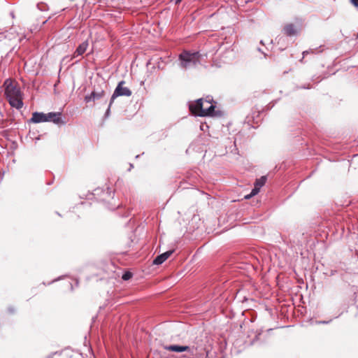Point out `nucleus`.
Segmentation results:
<instances>
[{"label": "nucleus", "instance_id": "obj_1", "mask_svg": "<svg viewBox=\"0 0 358 358\" xmlns=\"http://www.w3.org/2000/svg\"><path fill=\"white\" fill-rule=\"evenodd\" d=\"M213 99H199L189 105V110L194 115L199 117L213 116L215 106L212 103Z\"/></svg>", "mask_w": 358, "mask_h": 358}, {"label": "nucleus", "instance_id": "obj_2", "mask_svg": "<svg viewBox=\"0 0 358 358\" xmlns=\"http://www.w3.org/2000/svg\"><path fill=\"white\" fill-rule=\"evenodd\" d=\"M201 55L199 51L183 50L178 55V66L183 70L196 66L201 63Z\"/></svg>", "mask_w": 358, "mask_h": 358}, {"label": "nucleus", "instance_id": "obj_3", "mask_svg": "<svg viewBox=\"0 0 358 358\" xmlns=\"http://www.w3.org/2000/svg\"><path fill=\"white\" fill-rule=\"evenodd\" d=\"M125 82L124 80L120 81L117 84L110 97V104H113L115 99L118 96H130L131 95V91L128 87L123 86Z\"/></svg>", "mask_w": 358, "mask_h": 358}, {"label": "nucleus", "instance_id": "obj_4", "mask_svg": "<svg viewBox=\"0 0 358 358\" xmlns=\"http://www.w3.org/2000/svg\"><path fill=\"white\" fill-rule=\"evenodd\" d=\"M5 85V95L7 99L15 97L22 95V92L12 81L6 80L4 83Z\"/></svg>", "mask_w": 358, "mask_h": 358}, {"label": "nucleus", "instance_id": "obj_5", "mask_svg": "<svg viewBox=\"0 0 358 358\" xmlns=\"http://www.w3.org/2000/svg\"><path fill=\"white\" fill-rule=\"evenodd\" d=\"M165 349L172 352H188L191 355H194L196 349L194 348H190L187 345H171L165 347Z\"/></svg>", "mask_w": 358, "mask_h": 358}, {"label": "nucleus", "instance_id": "obj_6", "mask_svg": "<svg viewBox=\"0 0 358 358\" xmlns=\"http://www.w3.org/2000/svg\"><path fill=\"white\" fill-rule=\"evenodd\" d=\"M62 113L59 112H50L45 113L47 122H52L56 124H64L65 122L62 120Z\"/></svg>", "mask_w": 358, "mask_h": 358}, {"label": "nucleus", "instance_id": "obj_7", "mask_svg": "<svg viewBox=\"0 0 358 358\" xmlns=\"http://www.w3.org/2000/svg\"><path fill=\"white\" fill-rule=\"evenodd\" d=\"M105 94V92L103 90H101L98 92L93 91L90 94L85 96V101L86 103H89L91 101H94L96 100L101 99L103 97Z\"/></svg>", "mask_w": 358, "mask_h": 358}, {"label": "nucleus", "instance_id": "obj_8", "mask_svg": "<svg viewBox=\"0 0 358 358\" xmlns=\"http://www.w3.org/2000/svg\"><path fill=\"white\" fill-rule=\"evenodd\" d=\"M47 118L45 117V113L41 112H34L32 113V117L29 120V122L32 123H41V122H46Z\"/></svg>", "mask_w": 358, "mask_h": 358}, {"label": "nucleus", "instance_id": "obj_9", "mask_svg": "<svg viewBox=\"0 0 358 358\" xmlns=\"http://www.w3.org/2000/svg\"><path fill=\"white\" fill-rule=\"evenodd\" d=\"M173 252V250L166 251L158 255L154 260L153 264L155 265H160L164 263Z\"/></svg>", "mask_w": 358, "mask_h": 358}, {"label": "nucleus", "instance_id": "obj_10", "mask_svg": "<svg viewBox=\"0 0 358 358\" xmlns=\"http://www.w3.org/2000/svg\"><path fill=\"white\" fill-rule=\"evenodd\" d=\"M7 99H8L10 105L13 108H15L19 110V109L22 108L23 106L22 95L15 96V97H12V98Z\"/></svg>", "mask_w": 358, "mask_h": 358}, {"label": "nucleus", "instance_id": "obj_11", "mask_svg": "<svg viewBox=\"0 0 358 358\" xmlns=\"http://www.w3.org/2000/svg\"><path fill=\"white\" fill-rule=\"evenodd\" d=\"M89 43L87 41H85L81 43L78 48L76 49L73 53V57L83 55L88 48Z\"/></svg>", "mask_w": 358, "mask_h": 358}, {"label": "nucleus", "instance_id": "obj_12", "mask_svg": "<svg viewBox=\"0 0 358 358\" xmlns=\"http://www.w3.org/2000/svg\"><path fill=\"white\" fill-rule=\"evenodd\" d=\"M284 32L287 36H293L297 34L298 29L293 24H287L284 27Z\"/></svg>", "mask_w": 358, "mask_h": 358}, {"label": "nucleus", "instance_id": "obj_13", "mask_svg": "<svg viewBox=\"0 0 358 358\" xmlns=\"http://www.w3.org/2000/svg\"><path fill=\"white\" fill-rule=\"evenodd\" d=\"M266 180H267L266 176H263L256 180V181L255 182V186H256L259 189H261V187L265 185Z\"/></svg>", "mask_w": 358, "mask_h": 358}, {"label": "nucleus", "instance_id": "obj_14", "mask_svg": "<svg viewBox=\"0 0 358 358\" xmlns=\"http://www.w3.org/2000/svg\"><path fill=\"white\" fill-rule=\"evenodd\" d=\"M36 8L42 12L48 11L49 10V6L48 4L43 2L38 3L36 5Z\"/></svg>", "mask_w": 358, "mask_h": 358}, {"label": "nucleus", "instance_id": "obj_15", "mask_svg": "<svg viewBox=\"0 0 358 358\" xmlns=\"http://www.w3.org/2000/svg\"><path fill=\"white\" fill-rule=\"evenodd\" d=\"M132 277V273L129 271H127L125 272L122 276V278L124 280H129Z\"/></svg>", "mask_w": 358, "mask_h": 358}, {"label": "nucleus", "instance_id": "obj_16", "mask_svg": "<svg viewBox=\"0 0 358 358\" xmlns=\"http://www.w3.org/2000/svg\"><path fill=\"white\" fill-rule=\"evenodd\" d=\"M111 106H112V104H110V101L109 104H108V108H107V110H106V111L105 113V115H104V117L106 118H108L110 116V108H111Z\"/></svg>", "mask_w": 358, "mask_h": 358}, {"label": "nucleus", "instance_id": "obj_17", "mask_svg": "<svg viewBox=\"0 0 358 358\" xmlns=\"http://www.w3.org/2000/svg\"><path fill=\"white\" fill-rule=\"evenodd\" d=\"M259 190H260V189H259L258 187L255 186L250 194L253 196L259 193Z\"/></svg>", "mask_w": 358, "mask_h": 358}, {"label": "nucleus", "instance_id": "obj_18", "mask_svg": "<svg viewBox=\"0 0 358 358\" xmlns=\"http://www.w3.org/2000/svg\"><path fill=\"white\" fill-rule=\"evenodd\" d=\"M104 194H107V197H111L112 196V192L110 191V188H107L106 192H104Z\"/></svg>", "mask_w": 358, "mask_h": 358}, {"label": "nucleus", "instance_id": "obj_19", "mask_svg": "<svg viewBox=\"0 0 358 358\" xmlns=\"http://www.w3.org/2000/svg\"><path fill=\"white\" fill-rule=\"evenodd\" d=\"M350 2L355 7L358 8V0H350Z\"/></svg>", "mask_w": 358, "mask_h": 358}, {"label": "nucleus", "instance_id": "obj_20", "mask_svg": "<svg viewBox=\"0 0 358 358\" xmlns=\"http://www.w3.org/2000/svg\"><path fill=\"white\" fill-rule=\"evenodd\" d=\"M53 15H52V16H50V17H49L46 20H45L44 22H43V23H42V24L41 25V27H40V28H39V29H41V28L44 24H45L47 23V22H48V20H50L52 18V17Z\"/></svg>", "mask_w": 358, "mask_h": 358}, {"label": "nucleus", "instance_id": "obj_21", "mask_svg": "<svg viewBox=\"0 0 358 358\" xmlns=\"http://www.w3.org/2000/svg\"><path fill=\"white\" fill-rule=\"evenodd\" d=\"M329 322V321H318L316 323L317 324H328Z\"/></svg>", "mask_w": 358, "mask_h": 358}, {"label": "nucleus", "instance_id": "obj_22", "mask_svg": "<svg viewBox=\"0 0 358 358\" xmlns=\"http://www.w3.org/2000/svg\"><path fill=\"white\" fill-rule=\"evenodd\" d=\"M252 197V196L250 194H247V195L245 196V199H250Z\"/></svg>", "mask_w": 358, "mask_h": 358}, {"label": "nucleus", "instance_id": "obj_23", "mask_svg": "<svg viewBox=\"0 0 358 358\" xmlns=\"http://www.w3.org/2000/svg\"><path fill=\"white\" fill-rule=\"evenodd\" d=\"M57 352L52 353V354H51V355H48L47 358H53V355H55V354H57Z\"/></svg>", "mask_w": 358, "mask_h": 358}, {"label": "nucleus", "instance_id": "obj_24", "mask_svg": "<svg viewBox=\"0 0 358 358\" xmlns=\"http://www.w3.org/2000/svg\"><path fill=\"white\" fill-rule=\"evenodd\" d=\"M8 311L12 313L14 312V310L13 308H8Z\"/></svg>", "mask_w": 358, "mask_h": 358}, {"label": "nucleus", "instance_id": "obj_25", "mask_svg": "<svg viewBox=\"0 0 358 358\" xmlns=\"http://www.w3.org/2000/svg\"><path fill=\"white\" fill-rule=\"evenodd\" d=\"M308 51H303V57H304L306 54H308Z\"/></svg>", "mask_w": 358, "mask_h": 358}, {"label": "nucleus", "instance_id": "obj_26", "mask_svg": "<svg viewBox=\"0 0 358 358\" xmlns=\"http://www.w3.org/2000/svg\"><path fill=\"white\" fill-rule=\"evenodd\" d=\"M182 0H175L176 3H179Z\"/></svg>", "mask_w": 358, "mask_h": 358}, {"label": "nucleus", "instance_id": "obj_27", "mask_svg": "<svg viewBox=\"0 0 358 358\" xmlns=\"http://www.w3.org/2000/svg\"><path fill=\"white\" fill-rule=\"evenodd\" d=\"M70 287H71V289H73V286L71 283H70Z\"/></svg>", "mask_w": 358, "mask_h": 358}, {"label": "nucleus", "instance_id": "obj_28", "mask_svg": "<svg viewBox=\"0 0 358 358\" xmlns=\"http://www.w3.org/2000/svg\"><path fill=\"white\" fill-rule=\"evenodd\" d=\"M357 38H358V33H357Z\"/></svg>", "mask_w": 358, "mask_h": 358}]
</instances>
